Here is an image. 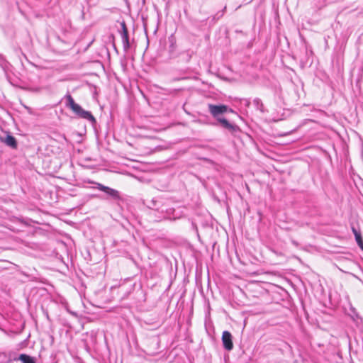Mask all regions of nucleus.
<instances>
[{
	"mask_svg": "<svg viewBox=\"0 0 363 363\" xmlns=\"http://www.w3.org/2000/svg\"><path fill=\"white\" fill-rule=\"evenodd\" d=\"M121 36L123 42V47L125 51H127L130 48V43H129V36L128 31L125 25V23L123 21L121 23Z\"/></svg>",
	"mask_w": 363,
	"mask_h": 363,
	"instance_id": "20e7f679",
	"label": "nucleus"
},
{
	"mask_svg": "<svg viewBox=\"0 0 363 363\" xmlns=\"http://www.w3.org/2000/svg\"><path fill=\"white\" fill-rule=\"evenodd\" d=\"M208 108L209 113L218 121L219 123L221 124L223 128L231 132H235L239 129L237 125L229 123L225 118L220 117V115L228 111L233 112V110L229 108L228 106L223 104L214 105L209 104L208 105Z\"/></svg>",
	"mask_w": 363,
	"mask_h": 363,
	"instance_id": "f257e3e1",
	"label": "nucleus"
},
{
	"mask_svg": "<svg viewBox=\"0 0 363 363\" xmlns=\"http://www.w3.org/2000/svg\"><path fill=\"white\" fill-rule=\"evenodd\" d=\"M89 183L95 184L96 188L97 189L105 192L108 196H110L112 199H116V200H118L121 199L120 193L118 191H117L114 189L110 188L108 186H104V184H100V183L94 182H89Z\"/></svg>",
	"mask_w": 363,
	"mask_h": 363,
	"instance_id": "7ed1b4c3",
	"label": "nucleus"
},
{
	"mask_svg": "<svg viewBox=\"0 0 363 363\" xmlns=\"http://www.w3.org/2000/svg\"><path fill=\"white\" fill-rule=\"evenodd\" d=\"M222 342L225 350L230 351L233 348L232 335L228 331H224L222 335Z\"/></svg>",
	"mask_w": 363,
	"mask_h": 363,
	"instance_id": "39448f33",
	"label": "nucleus"
},
{
	"mask_svg": "<svg viewBox=\"0 0 363 363\" xmlns=\"http://www.w3.org/2000/svg\"><path fill=\"white\" fill-rule=\"evenodd\" d=\"M175 247H179V248H185V249H189V248L191 247L190 243L186 240L182 241L179 244H177Z\"/></svg>",
	"mask_w": 363,
	"mask_h": 363,
	"instance_id": "9b49d317",
	"label": "nucleus"
},
{
	"mask_svg": "<svg viewBox=\"0 0 363 363\" xmlns=\"http://www.w3.org/2000/svg\"><path fill=\"white\" fill-rule=\"evenodd\" d=\"M253 104L257 109L259 110L261 112L264 111V105L259 99H255L253 101Z\"/></svg>",
	"mask_w": 363,
	"mask_h": 363,
	"instance_id": "9d476101",
	"label": "nucleus"
},
{
	"mask_svg": "<svg viewBox=\"0 0 363 363\" xmlns=\"http://www.w3.org/2000/svg\"><path fill=\"white\" fill-rule=\"evenodd\" d=\"M240 262H242L243 264H245V261L240 260Z\"/></svg>",
	"mask_w": 363,
	"mask_h": 363,
	"instance_id": "2eb2a0df",
	"label": "nucleus"
},
{
	"mask_svg": "<svg viewBox=\"0 0 363 363\" xmlns=\"http://www.w3.org/2000/svg\"><path fill=\"white\" fill-rule=\"evenodd\" d=\"M167 212V214L169 216V218L170 219H173V220H176V219H178L179 218H181L182 216V213H175V210L172 208H169V209H167L166 211Z\"/></svg>",
	"mask_w": 363,
	"mask_h": 363,
	"instance_id": "1a4fd4ad",
	"label": "nucleus"
},
{
	"mask_svg": "<svg viewBox=\"0 0 363 363\" xmlns=\"http://www.w3.org/2000/svg\"><path fill=\"white\" fill-rule=\"evenodd\" d=\"M5 134V137L0 135V140L12 148H16L17 142L16 138L13 135H10L9 133L6 132Z\"/></svg>",
	"mask_w": 363,
	"mask_h": 363,
	"instance_id": "423d86ee",
	"label": "nucleus"
},
{
	"mask_svg": "<svg viewBox=\"0 0 363 363\" xmlns=\"http://www.w3.org/2000/svg\"><path fill=\"white\" fill-rule=\"evenodd\" d=\"M67 106H68L72 111L77 115L79 117L86 119L92 123H96V119L91 112L84 110L81 106L75 103L72 96L69 94L66 96Z\"/></svg>",
	"mask_w": 363,
	"mask_h": 363,
	"instance_id": "f03ea898",
	"label": "nucleus"
},
{
	"mask_svg": "<svg viewBox=\"0 0 363 363\" xmlns=\"http://www.w3.org/2000/svg\"><path fill=\"white\" fill-rule=\"evenodd\" d=\"M261 274L262 273H259V272H255L251 273L252 275Z\"/></svg>",
	"mask_w": 363,
	"mask_h": 363,
	"instance_id": "ddd939ff",
	"label": "nucleus"
},
{
	"mask_svg": "<svg viewBox=\"0 0 363 363\" xmlns=\"http://www.w3.org/2000/svg\"><path fill=\"white\" fill-rule=\"evenodd\" d=\"M235 255H236L237 257L238 258V259H240V255H239V253H238V250H235Z\"/></svg>",
	"mask_w": 363,
	"mask_h": 363,
	"instance_id": "f8f14e48",
	"label": "nucleus"
},
{
	"mask_svg": "<svg viewBox=\"0 0 363 363\" xmlns=\"http://www.w3.org/2000/svg\"><path fill=\"white\" fill-rule=\"evenodd\" d=\"M226 9V6L224 7L223 10V13H224V11H225Z\"/></svg>",
	"mask_w": 363,
	"mask_h": 363,
	"instance_id": "4468645a",
	"label": "nucleus"
},
{
	"mask_svg": "<svg viewBox=\"0 0 363 363\" xmlns=\"http://www.w3.org/2000/svg\"><path fill=\"white\" fill-rule=\"evenodd\" d=\"M352 230L354 235L357 243L361 250H363V239L359 230H357L354 227L352 228Z\"/></svg>",
	"mask_w": 363,
	"mask_h": 363,
	"instance_id": "0eeeda50",
	"label": "nucleus"
},
{
	"mask_svg": "<svg viewBox=\"0 0 363 363\" xmlns=\"http://www.w3.org/2000/svg\"><path fill=\"white\" fill-rule=\"evenodd\" d=\"M18 359L22 363H35V359L26 354H21L19 355Z\"/></svg>",
	"mask_w": 363,
	"mask_h": 363,
	"instance_id": "6e6552de",
	"label": "nucleus"
}]
</instances>
